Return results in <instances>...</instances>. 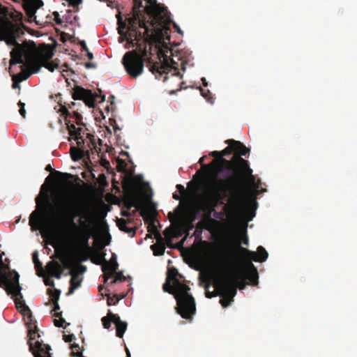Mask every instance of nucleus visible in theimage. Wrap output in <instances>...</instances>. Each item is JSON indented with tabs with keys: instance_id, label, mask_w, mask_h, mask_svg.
<instances>
[{
	"instance_id": "15",
	"label": "nucleus",
	"mask_w": 357,
	"mask_h": 357,
	"mask_svg": "<svg viewBox=\"0 0 357 357\" xmlns=\"http://www.w3.org/2000/svg\"><path fill=\"white\" fill-rule=\"evenodd\" d=\"M50 206L47 198L45 200V205L41 211H34L29 217V225L32 228L36 229H42L49 232H52V229L44 222V213L46 208Z\"/></svg>"
},
{
	"instance_id": "31",
	"label": "nucleus",
	"mask_w": 357,
	"mask_h": 357,
	"mask_svg": "<svg viewBox=\"0 0 357 357\" xmlns=\"http://www.w3.org/2000/svg\"><path fill=\"white\" fill-rule=\"evenodd\" d=\"M92 252L93 251H88V250L85 248L80 250L77 256L78 263L87 261L92 255Z\"/></svg>"
},
{
	"instance_id": "50",
	"label": "nucleus",
	"mask_w": 357,
	"mask_h": 357,
	"mask_svg": "<svg viewBox=\"0 0 357 357\" xmlns=\"http://www.w3.org/2000/svg\"><path fill=\"white\" fill-rule=\"evenodd\" d=\"M36 9L37 8H35L33 6H31L30 8L27 9V15L30 18L34 16Z\"/></svg>"
},
{
	"instance_id": "51",
	"label": "nucleus",
	"mask_w": 357,
	"mask_h": 357,
	"mask_svg": "<svg viewBox=\"0 0 357 357\" xmlns=\"http://www.w3.org/2000/svg\"><path fill=\"white\" fill-rule=\"evenodd\" d=\"M200 91H201V93H202V96L203 97H204L205 98H206L208 100H210V99H211L212 98L211 97V93L208 90H207L206 91H205L204 89H200Z\"/></svg>"
},
{
	"instance_id": "3",
	"label": "nucleus",
	"mask_w": 357,
	"mask_h": 357,
	"mask_svg": "<svg viewBox=\"0 0 357 357\" xmlns=\"http://www.w3.org/2000/svg\"><path fill=\"white\" fill-rule=\"evenodd\" d=\"M233 178L212 180V183H208L207 199L190 211L192 222L197 218L201 211L204 213V220L208 222L212 221L211 213L222 198L228 197L227 208L228 213L233 215L243 213L249 206L252 202L249 199L248 193L232 185Z\"/></svg>"
},
{
	"instance_id": "18",
	"label": "nucleus",
	"mask_w": 357,
	"mask_h": 357,
	"mask_svg": "<svg viewBox=\"0 0 357 357\" xmlns=\"http://www.w3.org/2000/svg\"><path fill=\"white\" fill-rule=\"evenodd\" d=\"M242 271L245 275V279L249 280L250 283L252 285L258 284V272L257 268L250 261L245 260Z\"/></svg>"
},
{
	"instance_id": "35",
	"label": "nucleus",
	"mask_w": 357,
	"mask_h": 357,
	"mask_svg": "<svg viewBox=\"0 0 357 357\" xmlns=\"http://www.w3.org/2000/svg\"><path fill=\"white\" fill-rule=\"evenodd\" d=\"M53 317H58L59 319H55L54 321V325L56 327H63V324L66 322L65 319L62 317L61 312H54Z\"/></svg>"
},
{
	"instance_id": "44",
	"label": "nucleus",
	"mask_w": 357,
	"mask_h": 357,
	"mask_svg": "<svg viewBox=\"0 0 357 357\" xmlns=\"http://www.w3.org/2000/svg\"><path fill=\"white\" fill-rule=\"evenodd\" d=\"M17 105H18V107H20L19 112H20V115L23 118H25L26 117V110L24 109L25 104L24 102H22L21 101H20Z\"/></svg>"
},
{
	"instance_id": "14",
	"label": "nucleus",
	"mask_w": 357,
	"mask_h": 357,
	"mask_svg": "<svg viewBox=\"0 0 357 357\" xmlns=\"http://www.w3.org/2000/svg\"><path fill=\"white\" fill-rule=\"evenodd\" d=\"M72 91L73 98L83 100L89 107H94L98 98H100V102H104L105 100L104 95L93 93L91 90L86 89L80 86H75Z\"/></svg>"
},
{
	"instance_id": "6",
	"label": "nucleus",
	"mask_w": 357,
	"mask_h": 357,
	"mask_svg": "<svg viewBox=\"0 0 357 357\" xmlns=\"http://www.w3.org/2000/svg\"><path fill=\"white\" fill-rule=\"evenodd\" d=\"M153 195L149 183L144 180L142 174H135V212H139L144 222L148 225V231L154 234L156 241H160L162 237L155 224L158 213Z\"/></svg>"
},
{
	"instance_id": "47",
	"label": "nucleus",
	"mask_w": 357,
	"mask_h": 357,
	"mask_svg": "<svg viewBox=\"0 0 357 357\" xmlns=\"http://www.w3.org/2000/svg\"><path fill=\"white\" fill-rule=\"evenodd\" d=\"M235 252L234 250H229L227 252V254L225 255V257L224 259L225 261L226 262H229L231 258V257H233V255H234Z\"/></svg>"
},
{
	"instance_id": "12",
	"label": "nucleus",
	"mask_w": 357,
	"mask_h": 357,
	"mask_svg": "<svg viewBox=\"0 0 357 357\" xmlns=\"http://www.w3.org/2000/svg\"><path fill=\"white\" fill-rule=\"evenodd\" d=\"M116 18L118 33L120 35L119 42L122 43L126 41V49L134 47V40L132 38L134 36V4L130 9V16L126 20H123L120 13L116 15Z\"/></svg>"
},
{
	"instance_id": "37",
	"label": "nucleus",
	"mask_w": 357,
	"mask_h": 357,
	"mask_svg": "<svg viewBox=\"0 0 357 357\" xmlns=\"http://www.w3.org/2000/svg\"><path fill=\"white\" fill-rule=\"evenodd\" d=\"M32 257H33V262L34 263L36 269L37 271L43 270V264L38 259V252L36 251L33 253Z\"/></svg>"
},
{
	"instance_id": "19",
	"label": "nucleus",
	"mask_w": 357,
	"mask_h": 357,
	"mask_svg": "<svg viewBox=\"0 0 357 357\" xmlns=\"http://www.w3.org/2000/svg\"><path fill=\"white\" fill-rule=\"evenodd\" d=\"M119 264L116 261L115 255H113L109 261L105 262L102 265V271L104 273V282L106 283L109 278H112L114 273L117 271Z\"/></svg>"
},
{
	"instance_id": "39",
	"label": "nucleus",
	"mask_w": 357,
	"mask_h": 357,
	"mask_svg": "<svg viewBox=\"0 0 357 357\" xmlns=\"http://www.w3.org/2000/svg\"><path fill=\"white\" fill-rule=\"evenodd\" d=\"M70 348L73 355L77 356L78 357H84L82 354V351L79 344L74 343L71 344Z\"/></svg>"
},
{
	"instance_id": "46",
	"label": "nucleus",
	"mask_w": 357,
	"mask_h": 357,
	"mask_svg": "<svg viewBox=\"0 0 357 357\" xmlns=\"http://www.w3.org/2000/svg\"><path fill=\"white\" fill-rule=\"evenodd\" d=\"M118 301H119V299L116 297V296H114L113 297L107 296V305H115L118 302Z\"/></svg>"
},
{
	"instance_id": "33",
	"label": "nucleus",
	"mask_w": 357,
	"mask_h": 357,
	"mask_svg": "<svg viewBox=\"0 0 357 357\" xmlns=\"http://www.w3.org/2000/svg\"><path fill=\"white\" fill-rule=\"evenodd\" d=\"M47 293L51 298V301L52 303L58 302V301L59 299L60 294H61L60 290H59L57 289H48L47 291Z\"/></svg>"
},
{
	"instance_id": "40",
	"label": "nucleus",
	"mask_w": 357,
	"mask_h": 357,
	"mask_svg": "<svg viewBox=\"0 0 357 357\" xmlns=\"http://www.w3.org/2000/svg\"><path fill=\"white\" fill-rule=\"evenodd\" d=\"M10 271V265L8 264L3 262V264H0V276L8 274Z\"/></svg>"
},
{
	"instance_id": "62",
	"label": "nucleus",
	"mask_w": 357,
	"mask_h": 357,
	"mask_svg": "<svg viewBox=\"0 0 357 357\" xmlns=\"http://www.w3.org/2000/svg\"><path fill=\"white\" fill-rule=\"evenodd\" d=\"M173 198L176 200H180L181 199V197L180 195H178V194L176 193H174L173 194Z\"/></svg>"
},
{
	"instance_id": "23",
	"label": "nucleus",
	"mask_w": 357,
	"mask_h": 357,
	"mask_svg": "<svg viewBox=\"0 0 357 357\" xmlns=\"http://www.w3.org/2000/svg\"><path fill=\"white\" fill-rule=\"evenodd\" d=\"M109 317L113 319L116 326V334L119 337H122L127 328V323L121 320L116 314L110 313Z\"/></svg>"
},
{
	"instance_id": "36",
	"label": "nucleus",
	"mask_w": 357,
	"mask_h": 357,
	"mask_svg": "<svg viewBox=\"0 0 357 357\" xmlns=\"http://www.w3.org/2000/svg\"><path fill=\"white\" fill-rule=\"evenodd\" d=\"M112 313L110 310L108 311L107 315L102 318V323L103 327L106 329L109 328L111 323L113 322V319L109 317V314Z\"/></svg>"
},
{
	"instance_id": "34",
	"label": "nucleus",
	"mask_w": 357,
	"mask_h": 357,
	"mask_svg": "<svg viewBox=\"0 0 357 357\" xmlns=\"http://www.w3.org/2000/svg\"><path fill=\"white\" fill-rule=\"evenodd\" d=\"M45 170L47 171V172H54V174H55L56 175H58L59 176V178H72L73 177V175L70 174H68V173H62V172H60L59 171H56L54 170L51 165H47L45 167Z\"/></svg>"
},
{
	"instance_id": "20",
	"label": "nucleus",
	"mask_w": 357,
	"mask_h": 357,
	"mask_svg": "<svg viewBox=\"0 0 357 357\" xmlns=\"http://www.w3.org/2000/svg\"><path fill=\"white\" fill-rule=\"evenodd\" d=\"M122 64L127 73L134 77V50L127 52L122 58Z\"/></svg>"
},
{
	"instance_id": "4",
	"label": "nucleus",
	"mask_w": 357,
	"mask_h": 357,
	"mask_svg": "<svg viewBox=\"0 0 357 357\" xmlns=\"http://www.w3.org/2000/svg\"><path fill=\"white\" fill-rule=\"evenodd\" d=\"M231 143L234 146V155L231 160L222 159L229 169H233V174H230L224 180L233 178L232 185L238 186V188L245 190L249 194L250 189L257 190L259 184L256 182V177L253 175V171L250 167L248 160L243 159L242 156H245L250 153V149L247 148L240 141L233 140Z\"/></svg>"
},
{
	"instance_id": "56",
	"label": "nucleus",
	"mask_w": 357,
	"mask_h": 357,
	"mask_svg": "<svg viewBox=\"0 0 357 357\" xmlns=\"http://www.w3.org/2000/svg\"><path fill=\"white\" fill-rule=\"evenodd\" d=\"M85 67L86 68H96V65L94 63L87 62L85 63Z\"/></svg>"
},
{
	"instance_id": "30",
	"label": "nucleus",
	"mask_w": 357,
	"mask_h": 357,
	"mask_svg": "<svg viewBox=\"0 0 357 357\" xmlns=\"http://www.w3.org/2000/svg\"><path fill=\"white\" fill-rule=\"evenodd\" d=\"M11 65L10 64V68H9V73L12 75V80H16L18 82H21L23 80L26 79L31 75L30 73H26V72H21L17 74H13L12 70H11Z\"/></svg>"
},
{
	"instance_id": "8",
	"label": "nucleus",
	"mask_w": 357,
	"mask_h": 357,
	"mask_svg": "<svg viewBox=\"0 0 357 357\" xmlns=\"http://www.w3.org/2000/svg\"><path fill=\"white\" fill-rule=\"evenodd\" d=\"M15 304L20 313L23 315L24 321L29 328L28 335L29 340L28 344L29 350L31 351L33 357H52L50 351L51 347L49 344H44L43 341H39L40 335L38 333V329L33 322V316L29 307L26 305L24 300L22 298L15 299Z\"/></svg>"
},
{
	"instance_id": "43",
	"label": "nucleus",
	"mask_w": 357,
	"mask_h": 357,
	"mask_svg": "<svg viewBox=\"0 0 357 357\" xmlns=\"http://www.w3.org/2000/svg\"><path fill=\"white\" fill-rule=\"evenodd\" d=\"M116 274L115 278L111 282V284H114L118 281H123L125 280V277L123 276L122 272L114 273Z\"/></svg>"
},
{
	"instance_id": "49",
	"label": "nucleus",
	"mask_w": 357,
	"mask_h": 357,
	"mask_svg": "<svg viewBox=\"0 0 357 357\" xmlns=\"http://www.w3.org/2000/svg\"><path fill=\"white\" fill-rule=\"evenodd\" d=\"M73 117L75 119L76 123L77 125L83 124L82 123V115L80 114H79L77 112H75L74 114H73Z\"/></svg>"
},
{
	"instance_id": "52",
	"label": "nucleus",
	"mask_w": 357,
	"mask_h": 357,
	"mask_svg": "<svg viewBox=\"0 0 357 357\" xmlns=\"http://www.w3.org/2000/svg\"><path fill=\"white\" fill-rule=\"evenodd\" d=\"M75 339L73 334L63 335V340L66 342H70Z\"/></svg>"
},
{
	"instance_id": "10",
	"label": "nucleus",
	"mask_w": 357,
	"mask_h": 357,
	"mask_svg": "<svg viewBox=\"0 0 357 357\" xmlns=\"http://www.w3.org/2000/svg\"><path fill=\"white\" fill-rule=\"evenodd\" d=\"M234 139H227L225 143L228 144L225 149L221 151H214L210 155L215 158L213 161L207 165H204V168L207 171L208 176L212 180L220 179L218 175L222 174L226 178L230 174H233V169H229L226 165L222 162L225 159L224 156L234 153V144L231 143Z\"/></svg>"
},
{
	"instance_id": "58",
	"label": "nucleus",
	"mask_w": 357,
	"mask_h": 357,
	"mask_svg": "<svg viewBox=\"0 0 357 357\" xmlns=\"http://www.w3.org/2000/svg\"><path fill=\"white\" fill-rule=\"evenodd\" d=\"M53 304H54L53 311L57 312V310H59L60 309V307H59V305L58 302L53 303Z\"/></svg>"
},
{
	"instance_id": "22",
	"label": "nucleus",
	"mask_w": 357,
	"mask_h": 357,
	"mask_svg": "<svg viewBox=\"0 0 357 357\" xmlns=\"http://www.w3.org/2000/svg\"><path fill=\"white\" fill-rule=\"evenodd\" d=\"M20 12L16 10L10 11L7 7L0 3V26H3L8 23L15 17V14H19Z\"/></svg>"
},
{
	"instance_id": "9",
	"label": "nucleus",
	"mask_w": 357,
	"mask_h": 357,
	"mask_svg": "<svg viewBox=\"0 0 357 357\" xmlns=\"http://www.w3.org/2000/svg\"><path fill=\"white\" fill-rule=\"evenodd\" d=\"M128 161L132 164L128 153L122 151L116 159V168L122 174L121 178L124 204L130 209L134 207V168L132 166L128 167Z\"/></svg>"
},
{
	"instance_id": "13",
	"label": "nucleus",
	"mask_w": 357,
	"mask_h": 357,
	"mask_svg": "<svg viewBox=\"0 0 357 357\" xmlns=\"http://www.w3.org/2000/svg\"><path fill=\"white\" fill-rule=\"evenodd\" d=\"M19 278L18 273L15 270L8 272V274L0 276V287L4 288L7 294L11 295L14 300L17 298H22Z\"/></svg>"
},
{
	"instance_id": "29",
	"label": "nucleus",
	"mask_w": 357,
	"mask_h": 357,
	"mask_svg": "<svg viewBox=\"0 0 357 357\" xmlns=\"http://www.w3.org/2000/svg\"><path fill=\"white\" fill-rule=\"evenodd\" d=\"M151 248L155 256L163 255L165 250L164 238H162V240L160 241H157V243L155 244L152 245Z\"/></svg>"
},
{
	"instance_id": "55",
	"label": "nucleus",
	"mask_w": 357,
	"mask_h": 357,
	"mask_svg": "<svg viewBox=\"0 0 357 357\" xmlns=\"http://www.w3.org/2000/svg\"><path fill=\"white\" fill-rule=\"evenodd\" d=\"M44 282H45V284L46 286H50V287H54V282L52 280H51V279H48V278L45 279L44 280Z\"/></svg>"
},
{
	"instance_id": "63",
	"label": "nucleus",
	"mask_w": 357,
	"mask_h": 357,
	"mask_svg": "<svg viewBox=\"0 0 357 357\" xmlns=\"http://www.w3.org/2000/svg\"><path fill=\"white\" fill-rule=\"evenodd\" d=\"M5 255V253L3 252L0 254V264H3V256Z\"/></svg>"
},
{
	"instance_id": "42",
	"label": "nucleus",
	"mask_w": 357,
	"mask_h": 357,
	"mask_svg": "<svg viewBox=\"0 0 357 357\" xmlns=\"http://www.w3.org/2000/svg\"><path fill=\"white\" fill-rule=\"evenodd\" d=\"M119 226L120 229L126 231H129L130 232H132V236H134V229L131 228V229H128V228L126 226V222L124 220H121V222H119Z\"/></svg>"
},
{
	"instance_id": "25",
	"label": "nucleus",
	"mask_w": 357,
	"mask_h": 357,
	"mask_svg": "<svg viewBox=\"0 0 357 357\" xmlns=\"http://www.w3.org/2000/svg\"><path fill=\"white\" fill-rule=\"evenodd\" d=\"M65 268H72V270L77 271L79 275L83 274L86 271V267L80 264H78L75 268L74 261L71 258L65 259L63 257H59Z\"/></svg>"
},
{
	"instance_id": "2",
	"label": "nucleus",
	"mask_w": 357,
	"mask_h": 357,
	"mask_svg": "<svg viewBox=\"0 0 357 357\" xmlns=\"http://www.w3.org/2000/svg\"><path fill=\"white\" fill-rule=\"evenodd\" d=\"M15 17L6 24L0 26V40L5 41L9 46H14L10 52V65L26 64L32 73H38L41 67L53 72L59 67L51 61L54 56L52 50L46 47L43 50L36 48L33 42L20 44V39L24 34L25 25L22 22V14H15Z\"/></svg>"
},
{
	"instance_id": "27",
	"label": "nucleus",
	"mask_w": 357,
	"mask_h": 357,
	"mask_svg": "<svg viewBox=\"0 0 357 357\" xmlns=\"http://www.w3.org/2000/svg\"><path fill=\"white\" fill-rule=\"evenodd\" d=\"M70 153L73 160L77 161L86 156V152L83 151L81 148H77L75 146H72L70 149Z\"/></svg>"
},
{
	"instance_id": "41",
	"label": "nucleus",
	"mask_w": 357,
	"mask_h": 357,
	"mask_svg": "<svg viewBox=\"0 0 357 357\" xmlns=\"http://www.w3.org/2000/svg\"><path fill=\"white\" fill-rule=\"evenodd\" d=\"M214 287H215V291H211V292L207 291L206 293V296L207 298H211L213 297H215L217 296H220V291L216 287V286L214 285Z\"/></svg>"
},
{
	"instance_id": "26",
	"label": "nucleus",
	"mask_w": 357,
	"mask_h": 357,
	"mask_svg": "<svg viewBox=\"0 0 357 357\" xmlns=\"http://www.w3.org/2000/svg\"><path fill=\"white\" fill-rule=\"evenodd\" d=\"M71 279L70 280V287L68 290V294H71L74 291L81 286L82 278H79V273L77 271L71 270L70 271Z\"/></svg>"
},
{
	"instance_id": "7",
	"label": "nucleus",
	"mask_w": 357,
	"mask_h": 357,
	"mask_svg": "<svg viewBox=\"0 0 357 357\" xmlns=\"http://www.w3.org/2000/svg\"><path fill=\"white\" fill-rule=\"evenodd\" d=\"M183 278L177 269L174 267L167 271L166 281L162 289L165 292L174 296L176 301V310L183 319L192 320V316L195 314V301L193 296L189 293L190 287L179 280L177 277Z\"/></svg>"
},
{
	"instance_id": "57",
	"label": "nucleus",
	"mask_w": 357,
	"mask_h": 357,
	"mask_svg": "<svg viewBox=\"0 0 357 357\" xmlns=\"http://www.w3.org/2000/svg\"><path fill=\"white\" fill-rule=\"evenodd\" d=\"M20 82H18L16 80H13V84H12V87L13 89H17V88H19L20 87V84H19Z\"/></svg>"
},
{
	"instance_id": "61",
	"label": "nucleus",
	"mask_w": 357,
	"mask_h": 357,
	"mask_svg": "<svg viewBox=\"0 0 357 357\" xmlns=\"http://www.w3.org/2000/svg\"><path fill=\"white\" fill-rule=\"evenodd\" d=\"M243 243L245 244V245H248V236L245 235L243 239Z\"/></svg>"
},
{
	"instance_id": "60",
	"label": "nucleus",
	"mask_w": 357,
	"mask_h": 357,
	"mask_svg": "<svg viewBox=\"0 0 357 357\" xmlns=\"http://www.w3.org/2000/svg\"><path fill=\"white\" fill-rule=\"evenodd\" d=\"M168 217L170 221H173V220L175 218V215L171 212L169 213Z\"/></svg>"
},
{
	"instance_id": "21",
	"label": "nucleus",
	"mask_w": 357,
	"mask_h": 357,
	"mask_svg": "<svg viewBox=\"0 0 357 357\" xmlns=\"http://www.w3.org/2000/svg\"><path fill=\"white\" fill-rule=\"evenodd\" d=\"M61 112L66 121V123L67 125V129L69 132V135L73 137L76 135H80L83 129L82 128H76L73 123H71L70 121L67 120V118L70 115L68 110L66 107H62Z\"/></svg>"
},
{
	"instance_id": "48",
	"label": "nucleus",
	"mask_w": 357,
	"mask_h": 357,
	"mask_svg": "<svg viewBox=\"0 0 357 357\" xmlns=\"http://www.w3.org/2000/svg\"><path fill=\"white\" fill-rule=\"evenodd\" d=\"M53 15H54V21H55V22H56L57 24H59V25H61V24H62V23H63V21H62V20H61V17H60L59 13L58 12H56V11H54V12L53 13Z\"/></svg>"
},
{
	"instance_id": "64",
	"label": "nucleus",
	"mask_w": 357,
	"mask_h": 357,
	"mask_svg": "<svg viewBox=\"0 0 357 357\" xmlns=\"http://www.w3.org/2000/svg\"><path fill=\"white\" fill-rule=\"evenodd\" d=\"M164 235L165 236V237H166V238H170L169 234V232H168L167 229H166L164 231Z\"/></svg>"
},
{
	"instance_id": "59",
	"label": "nucleus",
	"mask_w": 357,
	"mask_h": 357,
	"mask_svg": "<svg viewBox=\"0 0 357 357\" xmlns=\"http://www.w3.org/2000/svg\"><path fill=\"white\" fill-rule=\"evenodd\" d=\"M86 52V56L88 57V59L89 60H92L93 59V53H91L89 50H88V52Z\"/></svg>"
},
{
	"instance_id": "11",
	"label": "nucleus",
	"mask_w": 357,
	"mask_h": 357,
	"mask_svg": "<svg viewBox=\"0 0 357 357\" xmlns=\"http://www.w3.org/2000/svg\"><path fill=\"white\" fill-rule=\"evenodd\" d=\"M238 278L235 275H222L214 281V285L220 291V303L226 307L231 305L236 294Z\"/></svg>"
},
{
	"instance_id": "28",
	"label": "nucleus",
	"mask_w": 357,
	"mask_h": 357,
	"mask_svg": "<svg viewBox=\"0 0 357 357\" xmlns=\"http://www.w3.org/2000/svg\"><path fill=\"white\" fill-rule=\"evenodd\" d=\"M92 257L91 259V261L96 265H102L106 259H105V253L102 252L98 250H94L92 252Z\"/></svg>"
},
{
	"instance_id": "53",
	"label": "nucleus",
	"mask_w": 357,
	"mask_h": 357,
	"mask_svg": "<svg viewBox=\"0 0 357 357\" xmlns=\"http://www.w3.org/2000/svg\"><path fill=\"white\" fill-rule=\"evenodd\" d=\"M205 158H206V156H203V157H202V158L199 160V164H201V165H202V168H203V169H204V170L206 172V175H207V176H208V178H209V181H210V182H209V183H212V179H211V178L208 176V173H207V171L204 168V165L203 164V162H204V161Z\"/></svg>"
},
{
	"instance_id": "38",
	"label": "nucleus",
	"mask_w": 357,
	"mask_h": 357,
	"mask_svg": "<svg viewBox=\"0 0 357 357\" xmlns=\"http://www.w3.org/2000/svg\"><path fill=\"white\" fill-rule=\"evenodd\" d=\"M236 275V277L238 278V283H237V288L238 287L240 289H243L245 288V283L242 281V282H239V275L237 272L236 271H228L227 272L226 274H225L224 275Z\"/></svg>"
},
{
	"instance_id": "17",
	"label": "nucleus",
	"mask_w": 357,
	"mask_h": 357,
	"mask_svg": "<svg viewBox=\"0 0 357 357\" xmlns=\"http://www.w3.org/2000/svg\"><path fill=\"white\" fill-rule=\"evenodd\" d=\"M238 248L242 253L245 255V258L248 261L263 262L267 259L268 256L267 251L262 246H259L257 252L250 251L241 247L239 244H238Z\"/></svg>"
},
{
	"instance_id": "32",
	"label": "nucleus",
	"mask_w": 357,
	"mask_h": 357,
	"mask_svg": "<svg viewBox=\"0 0 357 357\" xmlns=\"http://www.w3.org/2000/svg\"><path fill=\"white\" fill-rule=\"evenodd\" d=\"M209 222L206 220H202L199 221L196 226V230L194 235L196 238H199L201 236L203 229H208Z\"/></svg>"
},
{
	"instance_id": "5",
	"label": "nucleus",
	"mask_w": 357,
	"mask_h": 357,
	"mask_svg": "<svg viewBox=\"0 0 357 357\" xmlns=\"http://www.w3.org/2000/svg\"><path fill=\"white\" fill-rule=\"evenodd\" d=\"M78 216L86 220L89 219V213H84L82 208L79 205L73 202H68L62 210L59 229L64 234L77 236L83 248L88 251H93V248L89 245V240L92 233L91 225L86 221H82L80 227H78L74 221L75 218Z\"/></svg>"
},
{
	"instance_id": "1",
	"label": "nucleus",
	"mask_w": 357,
	"mask_h": 357,
	"mask_svg": "<svg viewBox=\"0 0 357 357\" xmlns=\"http://www.w3.org/2000/svg\"><path fill=\"white\" fill-rule=\"evenodd\" d=\"M135 0V78L141 75L144 66L163 82L171 71L172 49L170 24L180 34L183 31L169 16L167 7L156 0Z\"/></svg>"
},
{
	"instance_id": "16",
	"label": "nucleus",
	"mask_w": 357,
	"mask_h": 357,
	"mask_svg": "<svg viewBox=\"0 0 357 357\" xmlns=\"http://www.w3.org/2000/svg\"><path fill=\"white\" fill-rule=\"evenodd\" d=\"M86 137L89 139L86 142L82 136V134L80 135L73 137V139L77 142V146L76 147L83 149V151L86 152L87 157L89 158L91 152L93 153V150L98 151V147L94 135L88 133Z\"/></svg>"
},
{
	"instance_id": "45",
	"label": "nucleus",
	"mask_w": 357,
	"mask_h": 357,
	"mask_svg": "<svg viewBox=\"0 0 357 357\" xmlns=\"http://www.w3.org/2000/svg\"><path fill=\"white\" fill-rule=\"evenodd\" d=\"M75 40H77V43L82 47V48L84 51L88 52L89 49H88L84 40H80L78 38H77V39L74 38L72 41L75 42Z\"/></svg>"
},
{
	"instance_id": "54",
	"label": "nucleus",
	"mask_w": 357,
	"mask_h": 357,
	"mask_svg": "<svg viewBox=\"0 0 357 357\" xmlns=\"http://www.w3.org/2000/svg\"><path fill=\"white\" fill-rule=\"evenodd\" d=\"M176 188L177 190L179 191V192L181 194V195H183L185 193V188L181 185V184H177L176 185Z\"/></svg>"
},
{
	"instance_id": "24",
	"label": "nucleus",
	"mask_w": 357,
	"mask_h": 357,
	"mask_svg": "<svg viewBox=\"0 0 357 357\" xmlns=\"http://www.w3.org/2000/svg\"><path fill=\"white\" fill-rule=\"evenodd\" d=\"M46 268L49 275L57 279H60L63 272V269L59 262L56 261H50L47 263Z\"/></svg>"
}]
</instances>
